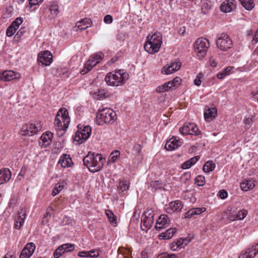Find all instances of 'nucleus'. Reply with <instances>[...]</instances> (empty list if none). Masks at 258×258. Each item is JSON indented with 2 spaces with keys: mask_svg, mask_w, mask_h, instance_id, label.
Here are the masks:
<instances>
[{
  "mask_svg": "<svg viewBox=\"0 0 258 258\" xmlns=\"http://www.w3.org/2000/svg\"><path fill=\"white\" fill-rule=\"evenodd\" d=\"M70 122L69 112L66 108L59 109L54 121L55 128L58 136H62L66 133Z\"/></svg>",
  "mask_w": 258,
  "mask_h": 258,
  "instance_id": "obj_1",
  "label": "nucleus"
},
{
  "mask_svg": "<svg viewBox=\"0 0 258 258\" xmlns=\"http://www.w3.org/2000/svg\"><path fill=\"white\" fill-rule=\"evenodd\" d=\"M83 164L93 173L100 171L105 162L101 154L89 153L83 159Z\"/></svg>",
  "mask_w": 258,
  "mask_h": 258,
  "instance_id": "obj_2",
  "label": "nucleus"
},
{
  "mask_svg": "<svg viewBox=\"0 0 258 258\" xmlns=\"http://www.w3.org/2000/svg\"><path fill=\"white\" fill-rule=\"evenodd\" d=\"M128 79V74L124 70H117L108 73L105 81L108 86L117 87L123 85Z\"/></svg>",
  "mask_w": 258,
  "mask_h": 258,
  "instance_id": "obj_3",
  "label": "nucleus"
},
{
  "mask_svg": "<svg viewBox=\"0 0 258 258\" xmlns=\"http://www.w3.org/2000/svg\"><path fill=\"white\" fill-rule=\"evenodd\" d=\"M116 119V112L109 108H105L99 110L97 112L96 123L99 125H102L104 123L112 124Z\"/></svg>",
  "mask_w": 258,
  "mask_h": 258,
  "instance_id": "obj_4",
  "label": "nucleus"
},
{
  "mask_svg": "<svg viewBox=\"0 0 258 258\" xmlns=\"http://www.w3.org/2000/svg\"><path fill=\"white\" fill-rule=\"evenodd\" d=\"M78 131L76 132L74 140L79 144L86 141L91 136L92 130L90 125H78Z\"/></svg>",
  "mask_w": 258,
  "mask_h": 258,
  "instance_id": "obj_5",
  "label": "nucleus"
},
{
  "mask_svg": "<svg viewBox=\"0 0 258 258\" xmlns=\"http://www.w3.org/2000/svg\"><path fill=\"white\" fill-rule=\"evenodd\" d=\"M210 47V43L207 38H199L194 44V48L199 58L204 57Z\"/></svg>",
  "mask_w": 258,
  "mask_h": 258,
  "instance_id": "obj_6",
  "label": "nucleus"
},
{
  "mask_svg": "<svg viewBox=\"0 0 258 258\" xmlns=\"http://www.w3.org/2000/svg\"><path fill=\"white\" fill-rule=\"evenodd\" d=\"M232 41L226 33L218 35L216 40L217 47L223 51H227L232 46Z\"/></svg>",
  "mask_w": 258,
  "mask_h": 258,
  "instance_id": "obj_7",
  "label": "nucleus"
},
{
  "mask_svg": "<svg viewBox=\"0 0 258 258\" xmlns=\"http://www.w3.org/2000/svg\"><path fill=\"white\" fill-rule=\"evenodd\" d=\"M41 125L39 124L29 123L24 125L20 131L22 136H33L41 130Z\"/></svg>",
  "mask_w": 258,
  "mask_h": 258,
  "instance_id": "obj_8",
  "label": "nucleus"
},
{
  "mask_svg": "<svg viewBox=\"0 0 258 258\" xmlns=\"http://www.w3.org/2000/svg\"><path fill=\"white\" fill-rule=\"evenodd\" d=\"M179 131L182 135H198L201 134L198 126L194 123L186 122Z\"/></svg>",
  "mask_w": 258,
  "mask_h": 258,
  "instance_id": "obj_9",
  "label": "nucleus"
},
{
  "mask_svg": "<svg viewBox=\"0 0 258 258\" xmlns=\"http://www.w3.org/2000/svg\"><path fill=\"white\" fill-rule=\"evenodd\" d=\"M75 244L72 243H65L59 246L54 252L53 256L58 258L64 252H70L74 250Z\"/></svg>",
  "mask_w": 258,
  "mask_h": 258,
  "instance_id": "obj_10",
  "label": "nucleus"
},
{
  "mask_svg": "<svg viewBox=\"0 0 258 258\" xmlns=\"http://www.w3.org/2000/svg\"><path fill=\"white\" fill-rule=\"evenodd\" d=\"M52 55L48 50L41 52L38 56V61L42 65L49 66L52 61Z\"/></svg>",
  "mask_w": 258,
  "mask_h": 258,
  "instance_id": "obj_11",
  "label": "nucleus"
},
{
  "mask_svg": "<svg viewBox=\"0 0 258 258\" xmlns=\"http://www.w3.org/2000/svg\"><path fill=\"white\" fill-rule=\"evenodd\" d=\"M181 63L179 61L171 62L168 66H165L162 68V73L165 75L171 74L180 68Z\"/></svg>",
  "mask_w": 258,
  "mask_h": 258,
  "instance_id": "obj_12",
  "label": "nucleus"
},
{
  "mask_svg": "<svg viewBox=\"0 0 258 258\" xmlns=\"http://www.w3.org/2000/svg\"><path fill=\"white\" fill-rule=\"evenodd\" d=\"M257 252L258 241L254 243L251 248H248L245 251L242 252L238 258H253Z\"/></svg>",
  "mask_w": 258,
  "mask_h": 258,
  "instance_id": "obj_13",
  "label": "nucleus"
},
{
  "mask_svg": "<svg viewBox=\"0 0 258 258\" xmlns=\"http://www.w3.org/2000/svg\"><path fill=\"white\" fill-rule=\"evenodd\" d=\"M35 245L33 242L27 244L22 249L19 258H29L34 253Z\"/></svg>",
  "mask_w": 258,
  "mask_h": 258,
  "instance_id": "obj_14",
  "label": "nucleus"
},
{
  "mask_svg": "<svg viewBox=\"0 0 258 258\" xmlns=\"http://www.w3.org/2000/svg\"><path fill=\"white\" fill-rule=\"evenodd\" d=\"M182 143L178 137H173L166 142L165 148L167 150L172 151L180 146Z\"/></svg>",
  "mask_w": 258,
  "mask_h": 258,
  "instance_id": "obj_15",
  "label": "nucleus"
},
{
  "mask_svg": "<svg viewBox=\"0 0 258 258\" xmlns=\"http://www.w3.org/2000/svg\"><path fill=\"white\" fill-rule=\"evenodd\" d=\"M20 78V74L12 71H6L0 74V79L4 81H10Z\"/></svg>",
  "mask_w": 258,
  "mask_h": 258,
  "instance_id": "obj_16",
  "label": "nucleus"
},
{
  "mask_svg": "<svg viewBox=\"0 0 258 258\" xmlns=\"http://www.w3.org/2000/svg\"><path fill=\"white\" fill-rule=\"evenodd\" d=\"M182 208V205L181 202L179 201H176L172 202L167 206L165 211L168 214H172L174 212H180Z\"/></svg>",
  "mask_w": 258,
  "mask_h": 258,
  "instance_id": "obj_17",
  "label": "nucleus"
},
{
  "mask_svg": "<svg viewBox=\"0 0 258 258\" xmlns=\"http://www.w3.org/2000/svg\"><path fill=\"white\" fill-rule=\"evenodd\" d=\"M170 220L167 215L165 214L161 215L157 220L155 228L156 230H160L164 228L166 225L169 224Z\"/></svg>",
  "mask_w": 258,
  "mask_h": 258,
  "instance_id": "obj_18",
  "label": "nucleus"
},
{
  "mask_svg": "<svg viewBox=\"0 0 258 258\" xmlns=\"http://www.w3.org/2000/svg\"><path fill=\"white\" fill-rule=\"evenodd\" d=\"M92 25V22L90 19L84 18L81 21L76 23L75 28L76 31L80 30L81 31L85 30L87 28L91 27Z\"/></svg>",
  "mask_w": 258,
  "mask_h": 258,
  "instance_id": "obj_19",
  "label": "nucleus"
},
{
  "mask_svg": "<svg viewBox=\"0 0 258 258\" xmlns=\"http://www.w3.org/2000/svg\"><path fill=\"white\" fill-rule=\"evenodd\" d=\"M12 176L10 170L7 168H4L0 170V185L7 183Z\"/></svg>",
  "mask_w": 258,
  "mask_h": 258,
  "instance_id": "obj_20",
  "label": "nucleus"
},
{
  "mask_svg": "<svg viewBox=\"0 0 258 258\" xmlns=\"http://www.w3.org/2000/svg\"><path fill=\"white\" fill-rule=\"evenodd\" d=\"M18 214L19 216L16 218L14 224V227L16 229H20L21 227L23 225L26 217L25 212L23 209H21L18 212Z\"/></svg>",
  "mask_w": 258,
  "mask_h": 258,
  "instance_id": "obj_21",
  "label": "nucleus"
},
{
  "mask_svg": "<svg viewBox=\"0 0 258 258\" xmlns=\"http://www.w3.org/2000/svg\"><path fill=\"white\" fill-rule=\"evenodd\" d=\"M235 7V1L234 0H226L221 4L220 10L224 13H228L231 12Z\"/></svg>",
  "mask_w": 258,
  "mask_h": 258,
  "instance_id": "obj_22",
  "label": "nucleus"
},
{
  "mask_svg": "<svg viewBox=\"0 0 258 258\" xmlns=\"http://www.w3.org/2000/svg\"><path fill=\"white\" fill-rule=\"evenodd\" d=\"M146 41L154 43L156 45V46H160L161 47L162 43V35L159 32H155L151 37L148 36Z\"/></svg>",
  "mask_w": 258,
  "mask_h": 258,
  "instance_id": "obj_23",
  "label": "nucleus"
},
{
  "mask_svg": "<svg viewBox=\"0 0 258 258\" xmlns=\"http://www.w3.org/2000/svg\"><path fill=\"white\" fill-rule=\"evenodd\" d=\"M53 137V134L50 132H47L42 134L41 137V140L42 141V147H47L52 142V140Z\"/></svg>",
  "mask_w": 258,
  "mask_h": 258,
  "instance_id": "obj_24",
  "label": "nucleus"
},
{
  "mask_svg": "<svg viewBox=\"0 0 258 258\" xmlns=\"http://www.w3.org/2000/svg\"><path fill=\"white\" fill-rule=\"evenodd\" d=\"M43 0H28V3L25 6V9L30 12L37 10Z\"/></svg>",
  "mask_w": 258,
  "mask_h": 258,
  "instance_id": "obj_25",
  "label": "nucleus"
},
{
  "mask_svg": "<svg viewBox=\"0 0 258 258\" xmlns=\"http://www.w3.org/2000/svg\"><path fill=\"white\" fill-rule=\"evenodd\" d=\"M217 115V109L215 107L208 108L204 112V117L206 121H210L215 118Z\"/></svg>",
  "mask_w": 258,
  "mask_h": 258,
  "instance_id": "obj_26",
  "label": "nucleus"
},
{
  "mask_svg": "<svg viewBox=\"0 0 258 258\" xmlns=\"http://www.w3.org/2000/svg\"><path fill=\"white\" fill-rule=\"evenodd\" d=\"M154 222V219L147 218L142 217V220L141 223V229L143 231L147 232L151 228Z\"/></svg>",
  "mask_w": 258,
  "mask_h": 258,
  "instance_id": "obj_27",
  "label": "nucleus"
},
{
  "mask_svg": "<svg viewBox=\"0 0 258 258\" xmlns=\"http://www.w3.org/2000/svg\"><path fill=\"white\" fill-rule=\"evenodd\" d=\"M144 47L145 50L150 54H154L158 52L160 48V46H156L155 44L147 41L144 44Z\"/></svg>",
  "mask_w": 258,
  "mask_h": 258,
  "instance_id": "obj_28",
  "label": "nucleus"
},
{
  "mask_svg": "<svg viewBox=\"0 0 258 258\" xmlns=\"http://www.w3.org/2000/svg\"><path fill=\"white\" fill-rule=\"evenodd\" d=\"M72 164V158L69 155L64 154L61 156L58 161V164H60L62 167L66 168L71 166Z\"/></svg>",
  "mask_w": 258,
  "mask_h": 258,
  "instance_id": "obj_29",
  "label": "nucleus"
},
{
  "mask_svg": "<svg viewBox=\"0 0 258 258\" xmlns=\"http://www.w3.org/2000/svg\"><path fill=\"white\" fill-rule=\"evenodd\" d=\"M206 211L205 208H192L184 214L185 218H190L194 215H198L201 214L202 213Z\"/></svg>",
  "mask_w": 258,
  "mask_h": 258,
  "instance_id": "obj_30",
  "label": "nucleus"
},
{
  "mask_svg": "<svg viewBox=\"0 0 258 258\" xmlns=\"http://www.w3.org/2000/svg\"><path fill=\"white\" fill-rule=\"evenodd\" d=\"M93 97L98 100H103L109 97L107 91L103 89H98L93 93Z\"/></svg>",
  "mask_w": 258,
  "mask_h": 258,
  "instance_id": "obj_31",
  "label": "nucleus"
},
{
  "mask_svg": "<svg viewBox=\"0 0 258 258\" xmlns=\"http://www.w3.org/2000/svg\"><path fill=\"white\" fill-rule=\"evenodd\" d=\"M254 187V182L251 179L245 180L240 184V188L243 191L252 189Z\"/></svg>",
  "mask_w": 258,
  "mask_h": 258,
  "instance_id": "obj_32",
  "label": "nucleus"
},
{
  "mask_svg": "<svg viewBox=\"0 0 258 258\" xmlns=\"http://www.w3.org/2000/svg\"><path fill=\"white\" fill-rule=\"evenodd\" d=\"M176 232V229L175 228H170L165 232L161 233L159 237L160 239H169L172 237Z\"/></svg>",
  "mask_w": 258,
  "mask_h": 258,
  "instance_id": "obj_33",
  "label": "nucleus"
},
{
  "mask_svg": "<svg viewBox=\"0 0 258 258\" xmlns=\"http://www.w3.org/2000/svg\"><path fill=\"white\" fill-rule=\"evenodd\" d=\"M119 258H133L131 250L128 248L120 247L118 249Z\"/></svg>",
  "mask_w": 258,
  "mask_h": 258,
  "instance_id": "obj_34",
  "label": "nucleus"
},
{
  "mask_svg": "<svg viewBox=\"0 0 258 258\" xmlns=\"http://www.w3.org/2000/svg\"><path fill=\"white\" fill-rule=\"evenodd\" d=\"M241 5L247 11L252 10L255 4L253 0H239Z\"/></svg>",
  "mask_w": 258,
  "mask_h": 258,
  "instance_id": "obj_35",
  "label": "nucleus"
},
{
  "mask_svg": "<svg viewBox=\"0 0 258 258\" xmlns=\"http://www.w3.org/2000/svg\"><path fill=\"white\" fill-rule=\"evenodd\" d=\"M215 163L213 161H208L204 165L203 170L206 173L211 172L215 168Z\"/></svg>",
  "mask_w": 258,
  "mask_h": 258,
  "instance_id": "obj_36",
  "label": "nucleus"
},
{
  "mask_svg": "<svg viewBox=\"0 0 258 258\" xmlns=\"http://www.w3.org/2000/svg\"><path fill=\"white\" fill-rule=\"evenodd\" d=\"M49 10L52 16H56L59 12L58 3L56 2H52L50 5Z\"/></svg>",
  "mask_w": 258,
  "mask_h": 258,
  "instance_id": "obj_37",
  "label": "nucleus"
},
{
  "mask_svg": "<svg viewBox=\"0 0 258 258\" xmlns=\"http://www.w3.org/2000/svg\"><path fill=\"white\" fill-rule=\"evenodd\" d=\"M212 6V2L210 0H205L202 3L201 10L202 13L206 14Z\"/></svg>",
  "mask_w": 258,
  "mask_h": 258,
  "instance_id": "obj_38",
  "label": "nucleus"
},
{
  "mask_svg": "<svg viewBox=\"0 0 258 258\" xmlns=\"http://www.w3.org/2000/svg\"><path fill=\"white\" fill-rule=\"evenodd\" d=\"M117 187L119 190L121 192H123L128 189L130 187V183L126 180H120Z\"/></svg>",
  "mask_w": 258,
  "mask_h": 258,
  "instance_id": "obj_39",
  "label": "nucleus"
},
{
  "mask_svg": "<svg viewBox=\"0 0 258 258\" xmlns=\"http://www.w3.org/2000/svg\"><path fill=\"white\" fill-rule=\"evenodd\" d=\"M172 89V83H167L161 86L157 87L156 89V91L157 93H162Z\"/></svg>",
  "mask_w": 258,
  "mask_h": 258,
  "instance_id": "obj_40",
  "label": "nucleus"
},
{
  "mask_svg": "<svg viewBox=\"0 0 258 258\" xmlns=\"http://www.w3.org/2000/svg\"><path fill=\"white\" fill-rule=\"evenodd\" d=\"M105 214L107 217L110 222L112 224H116V217H115L113 213L110 210H105Z\"/></svg>",
  "mask_w": 258,
  "mask_h": 258,
  "instance_id": "obj_41",
  "label": "nucleus"
},
{
  "mask_svg": "<svg viewBox=\"0 0 258 258\" xmlns=\"http://www.w3.org/2000/svg\"><path fill=\"white\" fill-rule=\"evenodd\" d=\"M162 186V184L159 181L153 180L150 183L149 187L151 190L156 191L158 188H161Z\"/></svg>",
  "mask_w": 258,
  "mask_h": 258,
  "instance_id": "obj_42",
  "label": "nucleus"
},
{
  "mask_svg": "<svg viewBox=\"0 0 258 258\" xmlns=\"http://www.w3.org/2000/svg\"><path fill=\"white\" fill-rule=\"evenodd\" d=\"M103 57V53L99 52L95 54H94L92 59L91 60H90L89 61H90L92 63L94 62L93 64L95 65L96 64L98 63L101 60H102Z\"/></svg>",
  "mask_w": 258,
  "mask_h": 258,
  "instance_id": "obj_43",
  "label": "nucleus"
},
{
  "mask_svg": "<svg viewBox=\"0 0 258 258\" xmlns=\"http://www.w3.org/2000/svg\"><path fill=\"white\" fill-rule=\"evenodd\" d=\"M65 183L63 182L59 183L58 185H56L55 188L53 189L52 192V195L55 196L59 193L60 191L64 188Z\"/></svg>",
  "mask_w": 258,
  "mask_h": 258,
  "instance_id": "obj_44",
  "label": "nucleus"
},
{
  "mask_svg": "<svg viewBox=\"0 0 258 258\" xmlns=\"http://www.w3.org/2000/svg\"><path fill=\"white\" fill-rule=\"evenodd\" d=\"M120 153L119 151L115 150L112 152L109 157V160L112 162H115L120 156Z\"/></svg>",
  "mask_w": 258,
  "mask_h": 258,
  "instance_id": "obj_45",
  "label": "nucleus"
},
{
  "mask_svg": "<svg viewBox=\"0 0 258 258\" xmlns=\"http://www.w3.org/2000/svg\"><path fill=\"white\" fill-rule=\"evenodd\" d=\"M154 215V212L153 209H147L146 210V211H145L142 217L147 218L153 219Z\"/></svg>",
  "mask_w": 258,
  "mask_h": 258,
  "instance_id": "obj_46",
  "label": "nucleus"
},
{
  "mask_svg": "<svg viewBox=\"0 0 258 258\" xmlns=\"http://www.w3.org/2000/svg\"><path fill=\"white\" fill-rule=\"evenodd\" d=\"M195 183L199 186H203L205 184V178L203 175H198L195 179Z\"/></svg>",
  "mask_w": 258,
  "mask_h": 258,
  "instance_id": "obj_47",
  "label": "nucleus"
},
{
  "mask_svg": "<svg viewBox=\"0 0 258 258\" xmlns=\"http://www.w3.org/2000/svg\"><path fill=\"white\" fill-rule=\"evenodd\" d=\"M189 241L190 240H187L186 238H180L178 239L175 242L177 243V244L179 247V249H180L184 247V246H186Z\"/></svg>",
  "mask_w": 258,
  "mask_h": 258,
  "instance_id": "obj_48",
  "label": "nucleus"
},
{
  "mask_svg": "<svg viewBox=\"0 0 258 258\" xmlns=\"http://www.w3.org/2000/svg\"><path fill=\"white\" fill-rule=\"evenodd\" d=\"M17 29L12 24L7 28L6 31V35L8 37H11L16 32Z\"/></svg>",
  "mask_w": 258,
  "mask_h": 258,
  "instance_id": "obj_49",
  "label": "nucleus"
},
{
  "mask_svg": "<svg viewBox=\"0 0 258 258\" xmlns=\"http://www.w3.org/2000/svg\"><path fill=\"white\" fill-rule=\"evenodd\" d=\"M237 217V220H243L247 215V212L246 210L244 209H242L238 211L237 213L236 214Z\"/></svg>",
  "mask_w": 258,
  "mask_h": 258,
  "instance_id": "obj_50",
  "label": "nucleus"
},
{
  "mask_svg": "<svg viewBox=\"0 0 258 258\" xmlns=\"http://www.w3.org/2000/svg\"><path fill=\"white\" fill-rule=\"evenodd\" d=\"M157 258H177V257L174 253L164 252L158 255Z\"/></svg>",
  "mask_w": 258,
  "mask_h": 258,
  "instance_id": "obj_51",
  "label": "nucleus"
},
{
  "mask_svg": "<svg viewBox=\"0 0 258 258\" xmlns=\"http://www.w3.org/2000/svg\"><path fill=\"white\" fill-rule=\"evenodd\" d=\"M91 63H92V64L91 63H87V64L85 65V69L83 70H82L80 72L81 74H82L83 75H85V74H86L87 72L90 71L92 69L93 66H94L93 64L94 63V62L92 63L91 62Z\"/></svg>",
  "mask_w": 258,
  "mask_h": 258,
  "instance_id": "obj_52",
  "label": "nucleus"
},
{
  "mask_svg": "<svg viewBox=\"0 0 258 258\" xmlns=\"http://www.w3.org/2000/svg\"><path fill=\"white\" fill-rule=\"evenodd\" d=\"M253 122V116L248 117L244 120L245 128L248 129Z\"/></svg>",
  "mask_w": 258,
  "mask_h": 258,
  "instance_id": "obj_53",
  "label": "nucleus"
},
{
  "mask_svg": "<svg viewBox=\"0 0 258 258\" xmlns=\"http://www.w3.org/2000/svg\"><path fill=\"white\" fill-rule=\"evenodd\" d=\"M181 82V79L180 77H175L172 81H169L168 83H172V89L173 87H176L178 86Z\"/></svg>",
  "mask_w": 258,
  "mask_h": 258,
  "instance_id": "obj_54",
  "label": "nucleus"
},
{
  "mask_svg": "<svg viewBox=\"0 0 258 258\" xmlns=\"http://www.w3.org/2000/svg\"><path fill=\"white\" fill-rule=\"evenodd\" d=\"M23 22V18L21 17H18L12 23V24L13 25L18 29Z\"/></svg>",
  "mask_w": 258,
  "mask_h": 258,
  "instance_id": "obj_55",
  "label": "nucleus"
},
{
  "mask_svg": "<svg viewBox=\"0 0 258 258\" xmlns=\"http://www.w3.org/2000/svg\"><path fill=\"white\" fill-rule=\"evenodd\" d=\"M26 32V29L25 28H21L15 35V38L18 39L20 38Z\"/></svg>",
  "mask_w": 258,
  "mask_h": 258,
  "instance_id": "obj_56",
  "label": "nucleus"
},
{
  "mask_svg": "<svg viewBox=\"0 0 258 258\" xmlns=\"http://www.w3.org/2000/svg\"><path fill=\"white\" fill-rule=\"evenodd\" d=\"M142 150V147L140 144H136L134 145L133 148V151L135 154H139Z\"/></svg>",
  "mask_w": 258,
  "mask_h": 258,
  "instance_id": "obj_57",
  "label": "nucleus"
},
{
  "mask_svg": "<svg viewBox=\"0 0 258 258\" xmlns=\"http://www.w3.org/2000/svg\"><path fill=\"white\" fill-rule=\"evenodd\" d=\"M231 210L229 212H226V214L228 216V219L230 221H233L235 220H237V217L236 214H234L233 213L231 212Z\"/></svg>",
  "mask_w": 258,
  "mask_h": 258,
  "instance_id": "obj_58",
  "label": "nucleus"
},
{
  "mask_svg": "<svg viewBox=\"0 0 258 258\" xmlns=\"http://www.w3.org/2000/svg\"><path fill=\"white\" fill-rule=\"evenodd\" d=\"M49 210H52V208H49L47 209L46 213L44 215L43 220L42 221V223L43 224H44L47 223L48 222V220H47V219H46V218L48 216H50V214H49V212L48 211Z\"/></svg>",
  "mask_w": 258,
  "mask_h": 258,
  "instance_id": "obj_59",
  "label": "nucleus"
},
{
  "mask_svg": "<svg viewBox=\"0 0 258 258\" xmlns=\"http://www.w3.org/2000/svg\"><path fill=\"white\" fill-rule=\"evenodd\" d=\"M219 195L221 199H225L227 197L228 194L226 190L222 189L219 191Z\"/></svg>",
  "mask_w": 258,
  "mask_h": 258,
  "instance_id": "obj_60",
  "label": "nucleus"
},
{
  "mask_svg": "<svg viewBox=\"0 0 258 258\" xmlns=\"http://www.w3.org/2000/svg\"><path fill=\"white\" fill-rule=\"evenodd\" d=\"M192 166L191 163L189 162V161H186L183 163L181 165V168L183 169H187L190 168Z\"/></svg>",
  "mask_w": 258,
  "mask_h": 258,
  "instance_id": "obj_61",
  "label": "nucleus"
},
{
  "mask_svg": "<svg viewBox=\"0 0 258 258\" xmlns=\"http://www.w3.org/2000/svg\"><path fill=\"white\" fill-rule=\"evenodd\" d=\"M90 257H97L99 255V252L95 250L89 251Z\"/></svg>",
  "mask_w": 258,
  "mask_h": 258,
  "instance_id": "obj_62",
  "label": "nucleus"
},
{
  "mask_svg": "<svg viewBox=\"0 0 258 258\" xmlns=\"http://www.w3.org/2000/svg\"><path fill=\"white\" fill-rule=\"evenodd\" d=\"M112 17L110 15H107L104 18V22L106 24H110L112 22Z\"/></svg>",
  "mask_w": 258,
  "mask_h": 258,
  "instance_id": "obj_63",
  "label": "nucleus"
},
{
  "mask_svg": "<svg viewBox=\"0 0 258 258\" xmlns=\"http://www.w3.org/2000/svg\"><path fill=\"white\" fill-rule=\"evenodd\" d=\"M202 75L201 74H199L197 76L196 79L194 81V84L195 85L197 86H199L201 84V78H202Z\"/></svg>",
  "mask_w": 258,
  "mask_h": 258,
  "instance_id": "obj_64",
  "label": "nucleus"
}]
</instances>
